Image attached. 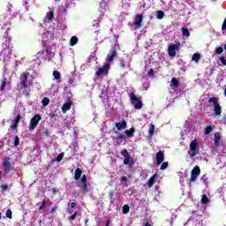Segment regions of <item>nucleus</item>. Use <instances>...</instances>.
Returning a JSON list of instances; mask_svg holds the SVG:
<instances>
[{
  "label": "nucleus",
  "instance_id": "a878e982",
  "mask_svg": "<svg viewBox=\"0 0 226 226\" xmlns=\"http://www.w3.org/2000/svg\"><path fill=\"white\" fill-rule=\"evenodd\" d=\"M46 18H47L48 20L52 22V20H54V11H51L49 12H47Z\"/></svg>",
  "mask_w": 226,
  "mask_h": 226
},
{
  "label": "nucleus",
  "instance_id": "72a5a7b5",
  "mask_svg": "<svg viewBox=\"0 0 226 226\" xmlns=\"http://www.w3.org/2000/svg\"><path fill=\"white\" fill-rule=\"evenodd\" d=\"M46 207H47V200H42L41 205L39 207V211H43V209H45Z\"/></svg>",
  "mask_w": 226,
  "mask_h": 226
},
{
  "label": "nucleus",
  "instance_id": "20e7f679",
  "mask_svg": "<svg viewBox=\"0 0 226 226\" xmlns=\"http://www.w3.org/2000/svg\"><path fill=\"white\" fill-rule=\"evenodd\" d=\"M199 176H200V167L195 166L191 171V177L189 179V183H195Z\"/></svg>",
  "mask_w": 226,
  "mask_h": 226
},
{
  "label": "nucleus",
  "instance_id": "4be33fe9",
  "mask_svg": "<svg viewBox=\"0 0 226 226\" xmlns=\"http://www.w3.org/2000/svg\"><path fill=\"white\" fill-rule=\"evenodd\" d=\"M149 129H148V139H152L153 135H154V124H150L149 125Z\"/></svg>",
  "mask_w": 226,
  "mask_h": 226
},
{
  "label": "nucleus",
  "instance_id": "b1692460",
  "mask_svg": "<svg viewBox=\"0 0 226 226\" xmlns=\"http://www.w3.org/2000/svg\"><path fill=\"white\" fill-rule=\"evenodd\" d=\"M78 42H79V38L77 36H72L70 41V45L71 47H73L77 45Z\"/></svg>",
  "mask_w": 226,
  "mask_h": 226
},
{
  "label": "nucleus",
  "instance_id": "5fc2aeb1",
  "mask_svg": "<svg viewBox=\"0 0 226 226\" xmlns=\"http://www.w3.org/2000/svg\"><path fill=\"white\" fill-rule=\"evenodd\" d=\"M56 210H57V207L55 206L54 207L51 208L50 214L56 213Z\"/></svg>",
  "mask_w": 226,
  "mask_h": 226
},
{
  "label": "nucleus",
  "instance_id": "6e6552de",
  "mask_svg": "<svg viewBox=\"0 0 226 226\" xmlns=\"http://www.w3.org/2000/svg\"><path fill=\"white\" fill-rule=\"evenodd\" d=\"M155 160L157 165H162L163 163V160H165V152L163 151H159L155 154Z\"/></svg>",
  "mask_w": 226,
  "mask_h": 226
},
{
  "label": "nucleus",
  "instance_id": "0e129e2a",
  "mask_svg": "<svg viewBox=\"0 0 226 226\" xmlns=\"http://www.w3.org/2000/svg\"><path fill=\"white\" fill-rule=\"evenodd\" d=\"M1 218H3V215L0 213V220H1Z\"/></svg>",
  "mask_w": 226,
  "mask_h": 226
},
{
  "label": "nucleus",
  "instance_id": "f8f14e48",
  "mask_svg": "<svg viewBox=\"0 0 226 226\" xmlns=\"http://www.w3.org/2000/svg\"><path fill=\"white\" fill-rule=\"evenodd\" d=\"M114 57H117V51L116 49L112 50L111 53L108 54L107 61L109 63H112V61H114Z\"/></svg>",
  "mask_w": 226,
  "mask_h": 226
},
{
  "label": "nucleus",
  "instance_id": "3c124183",
  "mask_svg": "<svg viewBox=\"0 0 226 226\" xmlns=\"http://www.w3.org/2000/svg\"><path fill=\"white\" fill-rule=\"evenodd\" d=\"M124 135H118L117 137V140H124Z\"/></svg>",
  "mask_w": 226,
  "mask_h": 226
},
{
  "label": "nucleus",
  "instance_id": "a18cd8bd",
  "mask_svg": "<svg viewBox=\"0 0 226 226\" xmlns=\"http://www.w3.org/2000/svg\"><path fill=\"white\" fill-rule=\"evenodd\" d=\"M219 59H220V61H221L222 64L223 66H226V60H225V56H221Z\"/></svg>",
  "mask_w": 226,
  "mask_h": 226
},
{
  "label": "nucleus",
  "instance_id": "9d476101",
  "mask_svg": "<svg viewBox=\"0 0 226 226\" xmlns=\"http://www.w3.org/2000/svg\"><path fill=\"white\" fill-rule=\"evenodd\" d=\"M142 20H144V16H142V14H138L134 21V26L137 29L142 27Z\"/></svg>",
  "mask_w": 226,
  "mask_h": 226
},
{
  "label": "nucleus",
  "instance_id": "49530a36",
  "mask_svg": "<svg viewBox=\"0 0 226 226\" xmlns=\"http://www.w3.org/2000/svg\"><path fill=\"white\" fill-rule=\"evenodd\" d=\"M81 183L82 185L87 184V177L86 175H83L81 177Z\"/></svg>",
  "mask_w": 226,
  "mask_h": 226
},
{
  "label": "nucleus",
  "instance_id": "c9c22d12",
  "mask_svg": "<svg viewBox=\"0 0 226 226\" xmlns=\"http://www.w3.org/2000/svg\"><path fill=\"white\" fill-rule=\"evenodd\" d=\"M63 158H64V153H61V154H59L57 156H56V162H62L63 161Z\"/></svg>",
  "mask_w": 226,
  "mask_h": 226
},
{
  "label": "nucleus",
  "instance_id": "c85d7f7f",
  "mask_svg": "<svg viewBox=\"0 0 226 226\" xmlns=\"http://www.w3.org/2000/svg\"><path fill=\"white\" fill-rule=\"evenodd\" d=\"M53 77L55 80H59L61 79V72H59L58 71H54Z\"/></svg>",
  "mask_w": 226,
  "mask_h": 226
},
{
  "label": "nucleus",
  "instance_id": "6e6d98bb",
  "mask_svg": "<svg viewBox=\"0 0 226 226\" xmlns=\"http://www.w3.org/2000/svg\"><path fill=\"white\" fill-rule=\"evenodd\" d=\"M71 207H72V209H75L77 207V203L72 202L71 203Z\"/></svg>",
  "mask_w": 226,
  "mask_h": 226
},
{
  "label": "nucleus",
  "instance_id": "58836bf2",
  "mask_svg": "<svg viewBox=\"0 0 226 226\" xmlns=\"http://www.w3.org/2000/svg\"><path fill=\"white\" fill-rule=\"evenodd\" d=\"M121 154L122 156H124V158H126L127 156H130V153L128 152L127 149H124L121 151Z\"/></svg>",
  "mask_w": 226,
  "mask_h": 226
},
{
  "label": "nucleus",
  "instance_id": "864d4df0",
  "mask_svg": "<svg viewBox=\"0 0 226 226\" xmlns=\"http://www.w3.org/2000/svg\"><path fill=\"white\" fill-rule=\"evenodd\" d=\"M201 181H204V183H206V181H207V176L203 175V176L201 177Z\"/></svg>",
  "mask_w": 226,
  "mask_h": 226
},
{
  "label": "nucleus",
  "instance_id": "6ab92c4d",
  "mask_svg": "<svg viewBox=\"0 0 226 226\" xmlns=\"http://www.w3.org/2000/svg\"><path fill=\"white\" fill-rule=\"evenodd\" d=\"M70 109H72V102H65L63 106H62V112L64 114H66V112H68V110H70Z\"/></svg>",
  "mask_w": 226,
  "mask_h": 226
},
{
  "label": "nucleus",
  "instance_id": "09e8293b",
  "mask_svg": "<svg viewBox=\"0 0 226 226\" xmlns=\"http://www.w3.org/2000/svg\"><path fill=\"white\" fill-rule=\"evenodd\" d=\"M119 66L122 68H126V62L124 60H121L119 63Z\"/></svg>",
  "mask_w": 226,
  "mask_h": 226
},
{
  "label": "nucleus",
  "instance_id": "13d9d810",
  "mask_svg": "<svg viewBox=\"0 0 226 226\" xmlns=\"http://www.w3.org/2000/svg\"><path fill=\"white\" fill-rule=\"evenodd\" d=\"M222 123L226 124V115L222 117Z\"/></svg>",
  "mask_w": 226,
  "mask_h": 226
},
{
  "label": "nucleus",
  "instance_id": "412c9836",
  "mask_svg": "<svg viewBox=\"0 0 226 226\" xmlns=\"http://www.w3.org/2000/svg\"><path fill=\"white\" fill-rule=\"evenodd\" d=\"M82 176V170H80V168H78L75 170V172H74V179L76 181H79V179H80Z\"/></svg>",
  "mask_w": 226,
  "mask_h": 226
},
{
  "label": "nucleus",
  "instance_id": "dca6fc26",
  "mask_svg": "<svg viewBox=\"0 0 226 226\" xmlns=\"http://www.w3.org/2000/svg\"><path fill=\"white\" fill-rule=\"evenodd\" d=\"M134 133H135V127H132L129 130H125L124 131L125 139H132Z\"/></svg>",
  "mask_w": 226,
  "mask_h": 226
},
{
  "label": "nucleus",
  "instance_id": "338daca9",
  "mask_svg": "<svg viewBox=\"0 0 226 226\" xmlns=\"http://www.w3.org/2000/svg\"><path fill=\"white\" fill-rule=\"evenodd\" d=\"M47 54H49V49H46Z\"/></svg>",
  "mask_w": 226,
  "mask_h": 226
},
{
  "label": "nucleus",
  "instance_id": "69168bd1",
  "mask_svg": "<svg viewBox=\"0 0 226 226\" xmlns=\"http://www.w3.org/2000/svg\"><path fill=\"white\" fill-rule=\"evenodd\" d=\"M223 49H224V50H226V44L224 45Z\"/></svg>",
  "mask_w": 226,
  "mask_h": 226
},
{
  "label": "nucleus",
  "instance_id": "e433bc0d",
  "mask_svg": "<svg viewBox=\"0 0 226 226\" xmlns=\"http://www.w3.org/2000/svg\"><path fill=\"white\" fill-rule=\"evenodd\" d=\"M78 215H79V213L74 212L72 215L68 216L69 222H73V220H75V218H77Z\"/></svg>",
  "mask_w": 226,
  "mask_h": 226
},
{
  "label": "nucleus",
  "instance_id": "603ef678",
  "mask_svg": "<svg viewBox=\"0 0 226 226\" xmlns=\"http://www.w3.org/2000/svg\"><path fill=\"white\" fill-rule=\"evenodd\" d=\"M1 188H2V190H3L4 192H6V190H8V185H1Z\"/></svg>",
  "mask_w": 226,
  "mask_h": 226
},
{
  "label": "nucleus",
  "instance_id": "052dcab7",
  "mask_svg": "<svg viewBox=\"0 0 226 226\" xmlns=\"http://www.w3.org/2000/svg\"><path fill=\"white\" fill-rule=\"evenodd\" d=\"M44 133H45V136H46V137H50V134L49 133V131H45Z\"/></svg>",
  "mask_w": 226,
  "mask_h": 226
},
{
  "label": "nucleus",
  "instance_id": "7c9ffc66",
  "mask_svg": "<svg viewBox=\"0 0 226 226\" xmlns=\"http://www.w3.org/2000/svg\"><path fill=\"white\" fill-rule=\"evenodd\" d=\"M208 103H214V106L217 105L218 104V98H216V97L209 98L208 99Z\"/></svg>",
  "mask_w": 226,
  "mask_h": 226
},
{
  "label": "nucleus",
  "instance_id": "e2e57ef3",
  "mask_svg": "<svg viewBox=\"0 0 226 226\" xmlns=\"http://www.w3.org/2000/svg\"><path fill=\"white\" fill-rule=\"evenodd\" d=\"M106 226H110V220H108V221L106 222Z\"/></svg>",
  "mask_w": 226,
  "mask_h": 226
},
{
  "label": "nucleus",
  "instance_id": "a211bd4d",
  "mask_svg": "<svg viewBox=\"0 0 226 226\" xmlns=\"http://www.w3.org/2000/svg\"><path fill=\"white\" fill-rule=\"evenodd\" d=\"M214 112H215V116H221L222 106L220 105V103L214 105Z\"/></svg>",
  "mask_w": 226,
  "mask_h": 226
},
{
  "label": "nucleus",
  "instance_id": "ea45409f",
  "mask_svg": "<svg viewBox=\"0 0 226 226\" xmlns=\"http://www.w3.org/2000/svg\"><path fill=\"white\" fill-rule=\"evenodd\" d=\"M19 144H20V139L19 138V136H15V138H14V147H17V146H19Z\"/></svg>",
  "mask_w": 226,
  "mask_h": 226
},
{
  "label": "nucleus",
  "instance_id": "0eeeda50",
  "mask_svg": "<svg viewBox=\"0 0 226 226\" xmlns=\"http://www.w3.org/2000/svg\"><path fill=\"white\" fill-rule=\"evenodd\" d=\"M29 77V72H23L20 74V86L21 87H27V78Z\"/></svg>",
  "mask_w": 226,
  "mask_h": 226
},
{
  "label": "nucleus",
  "instance_id": "f03ea898",
  "mask_svg": "<svg viewBox=\"0 0 226 226\" xmlns=\"http://www.w3.org/2000/svg\"><path fill=\"white\" fill-rule=\"evenodd\" d=\"M190 149L188 151V154L190 155V158H195L197 154H199V144L197 143V139L192 140L190 143L189 146Z\"/></svg>",
  "mask_w": 226,
  "mask_h": 226
},
{
  "label": "nucleus",
  "instance_id": "f704fd0d",
  "mask_svg": "<svg viewBox=\"0 0 226 226\" xmlns=\"http://www.w3.org/2000/svg\"><path fill=\"white\" fill-rule=\"evenodd\" d=\"M202 204H207L209 202V198H207V195L203 194L201 198Z\"/></svg>",
  "mask_w": 226,
  "mask_h": 226
},
{
  "label": "nucleus",
  "instance_id": "774afa93",
  "mask_svg": "<svg viewBox=\"0 0 226 226\" xmlns=\"http://www.w3.org/2000/svg\"><path fill=\"white\" fill-rule=\"evenodd\" d=\"M2 174H3V173L0 171V177H1Z\"/></svg>",
  "mask_w": 226,
  "mask_h": 226
},
{
  "label": "nucleus",
  "instance_id": "680f3d73",
  "mask_svg": "<svg viewBox=\"0 0 226 226\" xmlns=\"http://www.w3.org/2000/svg\"><path fill=\"white\" fill-rule=\"evenodd\" d=\"M68 213L69 215H73V209H69Z\"/></svg>",
  "mask_w": 226,
  "mask_h": 226
},
{
  "label": "nucleus",
  "instance_id": "423d86ee",
  "mask_svg": "<svg viewBox=\"0 0 226 226\" xmlns=\"http://www.w3.org/2000/svg\"><path fill=\"white\" fill-rule=\"evenodd\" d=\"M41 119V115L37 114L34 115L31 120H30V124H29V130H34L36 126H38V124L40 123V120Z\"/></svg>",
  "mask_w": 226,
  "mask_h": 226
},
{
  "label": "nucleus",
  "instance_id": "a19ab883",
  "mask_svg": "<svg viewBox=\"0 0 226 226\" xmlns=\"http://www.w3.org/2000/svg\"><path fill=\"white\" fill-rule=\"evenodd\" d=\"M5 215H6V218H9L10 220H11V218H12V212H11V209H8V210L6 211Z\"/></svg>",
  "mask_w": 226,
  "mask_h": 226
},
{
  "label": "nucleus",
  "instance_id": "39448f33",
  "mask_svg": "<svg viewBox=\"0 0 226 226\" xmlns=\"http://www.w3.org/2000/svg\"><path fill=\"white\" fill-rule=\"evenodd\" d=\"M3 168H4L5 174H10V172H11V170H13V168H11V158L7 157V158L4 159Z\"/></svg>",
  "mask_w": 226,
  "mask_h": 226
},
{
  "label": "nucleus",
  "instance_id": "de8ad7c7",
  "mask_svg": "<svg viewBox=\"0 0 226 226\" xmlns=\"http://www.w3.org/2000/svg\"><path fill=\"white\" fill-rule=\"evenodd\" d=\"M148 77H154V70L150 69L147 72Z\"/></svg>",
  "mask_w": 226,
  "mask_h": 226
},
{
  "label": "nucleus",
  "instance_id": "7ed1b4c3",
  "mask_svg": "<svg viewBox=\"0 0 226 226\" xmlns=\"http://www.w3.org/2000/svg\"><path fill=\"white\" fill-rule=\"evenodd\" d=\"M129 97H130L132 105L134 106V109L140 110V109H142V101H140L133 92L129 94Z\"/></svg>",
  "mask_w": 226,
  "mask_h": 226
},
{
  "label": "nucleus",
  "instance_id": "5701e85b",
  "mask_svg": "<svg viewBox=\"0 0 226 226\" xmlns=\"http://www.w3.org/2000/svg\"><path fill=\"white\" fill-rule=\"evenodd\" d=\"M23 87V94L26 95V98H29V93H31V87H29V85H26V87Z\"/></svg>",
  "mask_w": 226,
  "mask_h": 226
},
{
  "label": "nucleus",
  "instance_id": "2f4dec72",
  "mask_svg": "<svg viewBox=\"0 0 226 226\" xmlns=\"http://www.w3.org/2000/svg\"><path fill=\"white\" fill-rule=\"evenodd\" d=\"M41 103H42L43 107H47V105H49V103H50V99H49V97H44L41 101Z\"/></svg>",
  "mask_w": 226,
  "mask_h": 226
},
{
  "label": "nucleus",
  "instance_id": "4468645a",
  "mask_svg": "<svg viewBox=\"0 0 226 226\" xmlns=\"http://www.w3.org/2000/svg\"><path fill=\"white\" fill-rule=\"evenodd\" d=\"M20 115H17V117L13 120L12 125H11V130H16V128H19V123H20Z\"/></svg>",
  "mask_w": 226,
  "mask_h": 226
},
{
  "label": "nucleus",
  "instance_id": "bb28decb",
  "mask_svg": "<svg viewBox=\"0 0 226 226\" xmlns=\"http://www.w3.org/2000/svg\"><path fill=\"white\" fill-rule=\"evenodd\" d=\"M156 17L159 20H162V19H163V17H165V12H163V11H157Z\"/></svg>",
  "mask_w": 226,
  "mask_h": 226
},
{
  "label": "nucleus",
  "instance_id": "bf43d9fd",
  "mask_svg": "<svg viewBox=\"0 0 226 226\" xmlns=\"http://www.w3.org/2000/svg\"><path fill=\"white\" fill-rule=\"evenodd\" d=\"M121 179H122V181H128V177H122Z\"/></svg>",
  "mask_w": 226,
  "mask_h": 226
},
{
  "label": "nucleus",
  "instance_id": "393cba45",
  "mask_svg": "<svg viewBox=\"0 0 226 226\" xmlns=\"http://www.w3.org/2000/svg\"><path fill=\"white\" fill-rule=\"evenodd\" d=\"M182 34H183V36H186V38H189L190 30H188V28H186L185 26H183L182 27Z\"/></svg>",
  "mask_w": 226,
  "mask_h": 226
},
{
  "label": "nucleus",
  "instance_id": "c756f323",
  "mask_svg": "<svg viewBox=\"0 0 226 226\" xmlns=\"http://www.w3.org/2000/svg\"><path fill=\"white\" fill-rule=\"evenodd\" d=\"M122 212L124 215H128L130 213V206L124 205L122 208Z\"/></svg>",
  "mask_w": 226,
  "mask_h": 226
},
{
  "label": "nucleus",
  "instance_id": "1a4fd4ad",
  "mask_svg": "<svg viewBox=\"0 0 226 226\" xmlns=\"http://www.w3.org/2000/svg\"><path fill=\"white\" fill-rule=\"evenodd\" d=\"M109 66L110 65L109 64H104L102 67L98 69V71L95 72V75L97 77H100V76L103 75V73H109Z\"/></svg>",
  "mask_w": 226,
  "mask_h": 226
},
{
  "label": "nucleus",
  "instance_id": "473e14b6",
  "mask_svg": "<svg viewBox=\"0 0 226 226\" xmlns=\"http://www.w3.org/2000/svg\"><path fill=\"white\" fill-rule=\"evenodd\" d=\"M211 132H213V127L211 125H208L205 128V135H209V133H211Z\"/></svg>",
  "mask_w": 226,
  "mask_h": 226
},
{
  "label": "nucleus",
  "instance_id": "2eb2a0df",
  "mask_svg": "<svg viewBox=\"0 0 226 226\" xmlns=\"http://www.w3.org/2000/svg\"><path fill=\"white\" fill-rule=\"evenodd\" d=\"M156 179H158V175L154 174V176H152L148 181H147V186L148 188H153V185H154Z\"/></svg>",
  "mask_w": 226,
  "mask_h": 226
},
{
  "label": "nucleus",
  "instance_id": "ddd939ff",
  "mask_svg": "<svg viewBox=\"0 0 226 226\" xmlns=\"http://www.w3.org/2000/svg\"><path fill=\"white\" fill-rule=\"evenodd\" d=\"M214 140L215 147H220V142L222 140V135L220 134V132L215 133Z\"/></svg>",
  "mask_w": 226,
  "mask_h": 226
},
{
  "label": "nucleus",
  "instance_id": "4d7b16f0",
  "mask_svg": "<svg viewBox=\"0 0 226 226\" xmlns=\"http://www.w3.org/2000/svg\"><path fill=\"white\" fill-rule=\"evenodd\" d=\"M83 192H87V184H83Z\"/></svg>",
  "mask_w": 226,
  "mask_h": 226
},
{
  "label": "nucleus",
  "instance_id": "aec40b11",
  "mask_svg": "<svg viewBox=\"0 0 226 226\" xmlns=\"http://www.w3.org/2000/svg\"><path fill=\"white\" fill-rule=\"evenodd\" d=\"M135 162H133V159H132L131 155H127V157H124V165H133Z\"/></svg>",
  "mask_w": 226,
  "mask_h": 226
},
{
  "label": "nucleus",
  "instance_id": "8fccbe9b",
  "mask_svg": "<svg viewBox=\"0 0 226 226\" xmlns=\"http://www.w3.org/2000/svg\"><path fill=\"white\" fill-rule=\"evenodd\" d=\"M222 30L226 31V18L223 20L222 26Z\"/></svg>",
  "mask_w": 226,
  "mask_h": 226
},
{
  "label": "nucleus",
  "instance_id": "4c0bfd02",
  "mask_svg": "<svg viewBox=\"0 0 226 226\" xmlns=\"http://www.w3.org/2000/svg\"><path fill=\"white\" fill-rule=\"evenodd\" d=\"M114 192H110L109 193V200H110V203L111 204H114V202H115V200H116V199L114 198Z\"/></svg>",
  "mask_w": 226,
  "mask_h": 226
},
{
  "label": "nucleus",
  "instance_id": "cd10ccee",
  "mask_svg": "<svg viewBox=\"0 0 226 226\" xmlns=\"http://www.w3.org/2000/svg\"><path fill=\"white\" fill-rule=\"evenodd\" d=\"M192 59L195 63H198V61H200V54H199V53L193 54Z\"/></svg>",
  "mask_w": 226,
  "mask_h": 226
},
{
  "label": "nucleus",
  "instance_id": "f3484780",
  "mask_svg": "<svg viewBox=\"0 0 226 226\" xmlns=\"http://www.w3.org/2000/svg\"><path fill=\"white\" fill-rule=\"evenodd\" d=\"M171 89H177L179 87V80L176 78H172L170 81Z\"/></svg>",
  "mask_w": 226,
  "mask_h": 226
},
{
  "label": "nucleus",
  "instance_id": "c03bdc74",
  "mask_svg": "<svg viewBox=\"0 0 226 226\" xmlns=\"http://www.w3.org/2000/svg\"><path fill=\"white\" fill-rule=\"evenodd\" d=\"M4 87H6V79H4L2 81V84H1V87H0L1 91H4Z\"/></svg>",
  "mask_w": 226,
  "mask_h": 226
},
{
  "label": "nucleus",
  "instance_id": "f257e3e1",
  "mask_svg": "<svg viewBox=\"0 0 226 226\" xmlns=\"http://www.w3.org/2000/svg\"><path fill=\"white\" fill-rule=\"evenodd\" d=\"M179 49H181V42L179 41H176L174 44H170L168 47V55L170 57H176Z\"/></svg>",
  "mask_w": 226,
  "mask_h": 226
},
{
  "label": "nucleus",
  "instance_id": "9b49d317",
  "mask_svg": "<svg viewBox=\"0 0 226 226\" xmlns=\"http://www.w3.org/2000/svg\"><path fill=\"white\" fill-rule=\"evenodd\" d=\"M115 126L119 131L126 130V128L128 126V123H126V120H123L122 122L116 123Z\"/></svg>",
  "mask_w": 226,
  "mask_h": 226
},
{
  "label": "nucleus",
  "instance_id": "79ce46f5",
  "mask_svg": "<svg viewBox=\"0 0 226 226\" xmlns=\"http://www.w3.org/2000/svg\"><path fill=\"white\" fill-rule=\"evenodd\" d=\"M168 167H169V162H164L161 165V170H165V169H167Z\"/></svg>",
  "mask_w": 226,
  "mask_h": 226
},
{
  "label": "nucleus",
  "instance_id": "37998d69",
  "mask_svg": "<svg viewBox=\"0 0 226 226\" xmlns=\"http://www.w3.org/2000/svg\"><path fill=\"white\" fill-rule=\"evenodd\" d=\"M215 54H223V48L222 47H218V48H215Z\"/></svg>",
  "mask_w": 226,
  "mask_h": 226
}]
</instances>
